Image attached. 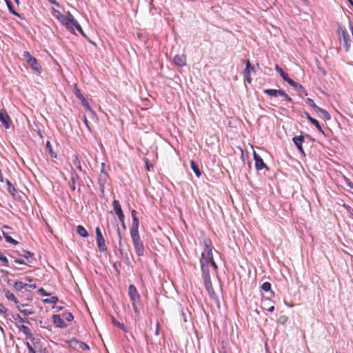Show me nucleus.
<instances>
[{"mask_svg": "<svg viewBox=\"0 0 353 353\" xmlns=\"http://www.w3.org/2000/svg\"><path fill=\"white\" fill-rule=\"evenodd\" d=\"M61 23L70 32L74 33L77 30L83 37H85L88 41H91L88 38L85 33L83 32L79 23L74 19L73 15L68 12L65 18L63 20Z\"/></svg>", "mask_w": 353, "mask_h": 353, "instance_id": "obj_1", "label": "nucleus"}, {"mask_svg": "<svg viewBox=\"0 0 353 353\" xmlns=\"http://www.w3.org/2000/svg\"><path fill=\"white\" fill-rule=\"evenodd\" d=\"M130 236L137 254L139 256H143L145 249L139 233V230H130Z\"/></svg>", "mask_w": 353, "mask_h": 353, "instance_id": "obj_2", "label": "nucleus"}, {"mask_svg": "<svg viewBox=\"0 0 353 353\" xmlns=\"http://www.w3.org/2000/svg\"><path fill=\"white\" fill-rule=\"evenodd\" d=\"M128 295L132 301L133 309L135 312L137 311V303L139 301L140 295L134 285H130L128 288Z\"/></svg>", "mask_w": 353, "mask_h": 353, "instance_id": "obj_3", "label": "nucleus"}, {"mask_svg": "<svg viewBox=\"0 0 353 353\" xmlns=\"http://www.w3.org/2000/svg\"><path fill=\"white\" fill-rule=\"evenodd\" d=\"M16 306L20 312L22 313L24 316H29L34 313L32 307L28 304H23L19 302Z\"/></svg>", "mask_w": 353, "mask_h": 353, "instance_id": "obj_4", "label": "nucleus"}, {"mask_svg": "<svg viewBox=\"0 0 353 353\" xmlns=\"http://www.w3.org/2000/svg\"><path fill=\"white\" fill-rule=\"evenodd\" d=\"M253 156H254V159L255 161V168L257 170H261L263 168L268 169V167L263 162V160L258 154H256L255 152H254Z\"/></svg>", "mask_w": 353, "mask_h": 353, "instance_id": "obj_5", "label": "nucleus"}, {"mask_svg": "<svg viewBox=\"0 0 353 353\" xmlns=\"http://www.w3.org/2000/svg\"><path fill=\"white\" fill-rule=\"evenodd\" d=\"M0 121L6 129L10 128V117L4 109L0 110Z\"/></svg>", "mask_w": 353, "mask_h": 353, "instance_id": "obj_6", "label": "nucleus"}, {"mask_svg": "<svg viewBox=\"0 0 353 353\" xmlns=\"http://www.w3.org/2000/svg\"><path fill=\"white\" fill-rule=\"evenodd\" d=\"M292 141L294 145L296 146L299 151L302 154H304V150L302 147V144L304 141V137L303 136L294 137H293Z\"/></svg>", "mask_w": 353, "mask_h": 353, "instance_id": "obj_7", "label": "nucleus"}, {"mask_svg": "<svg viewBox=\"0 0 353 353\" xmlns=\"http://www.w3.org/2000/svg\"><path fill=\"white\" fill-rule=\"evenodd\" d=\"M53 323L54 325L60 328H65L67 327V324L64 322V321L61 318L60 315L54 314L52 316Z\"/></svg>", "mask_w": 353, "mask_h": 353, "instance_id": "obj_8", "label": "nucleus"}, {"mask_svg": "<svg viewBox=\"0 0 353 353\" xmlns=\"http://www.w3.org/2000/svg\"><path fill=\"white\" fill-rule=\"evenodd\" d=\"M174 63L179 67H183L186 64V57L184 54H177L174 57Z\"/></svg>", "mask_w": 353, "mask_h": 353, "instance_id": "obj_9", "label": "nucleus"}, {"mask_svg": "<svg viewBox=\"0 0 353 353\" xmlns=\"http://www.w3.org/2000/svg\"><path fill=\"white\" fill-rule=\"evenodd\" d=\"M12 319L15 321L16 326L20 325L19 323L30 324V321L27 318H22L19 314H12Z\"/></svg>", "mask_w": 353, "mask_h": 353, "instance_id": "obj_10", "label": "nucleus"}, {"mask_svg": "<svg viewBox=\"0 0 353 353\" xmlns=\"http://www.w3.org/2000/svg\"><path fill=\"white\" fill-rule=\"evenodd\" d=\"M131 216H132V226L130 228V230H139V219L137 216L136 210H132L131 211Z\"/></svg>", "mask_w": 353, "mask_h": 353, "instance_id": "obj_11", "label": "nucleus"}, {"mask_svg": "<svg viewBox=\"0 0 353 353\" xmlns=\"http://www.w3.org/2000/svg\"><path fill=\"white\" fill-rule=\"evenodd\" d=\"M263 93L268 94L270 97H279L280 94L283 95V90H276V89H265L263 90Z\"/></svg>", "mask_w": 353, "mask_h": 353, "instance_id": "obj_12", "label": "nucleus"}, {"mask_svg": "<svg viewBox=\"0 0 353 353\" xmlns=\"http://www.w3.org/2000/svg\"><path fill=\"white\" fill-rule=\"evenodd\" d=\"M290 85L292 86L296 90H297L301 96H303V95L307 96V91L304 89V88L300 83L294 81L293 82H292Z\"/></svg>", "mask_w": 353, "mask_h": 353, "instance_id": "obj_13", "label": "nucleus"}, {"mask_svg": "<svg viewBox=\"0 0 353 353\" xmlns=\"http://www.w3.org/2000/svg\"><path fill=\"white\" fill-rule=\"evenodd\" d=\"M203 280L204 286H205L206 290L208 291V294L210 296H212L213 294H214V290L212 288V284L210 278H208V279L205 278V279H203Z\"/></svg>", "mask_w": 353, "mask_h": 353, "instance_id": "obj_14", "label": "nucleus"}, {"mask_svg": "<svg viewBox=\"0 0 353 353\" xmlns=\"http://www.w3.org/2000/svg\"><path fill=\"white\" fill-rule=\"evenodd\" d=\"M19 330L22 332L26 336L27 339H33L32 334L28 326L24 325H17Z\"/></svg>", "mask_w": 353, "mask_h": 353, "instance_id": "obj_15", "label": "nucleus"}, {"mask_svg": "<svg viewBox=\"0 0 353 353\" xmlns=\"http://www.w3.org/2000/svg\"><path fill=\"white\" fill-rule=\"evenodd\" d=\"M304 114H305V115L306 118L307 119V120H308L311 123H312L313 125H314L316 126V128L318 129V130H319V131H320V132H323V129H322V128H321V125H320L319 122L316 119H315L312 118V117L310 115V114H309V113H307V112H305V113H304Z\"/></svg>", "mask_w": 353, "mask_h": 353, "instance_id": "obj_16", "label": "nucleus"}, {"mask_svg": "<svg viewBox=\"0 0 353 353\" xmlns=\"http://www.w3.org/2000/svg\"><path fill=\"white\" fill-rule=\"evenodd\" d=\"M97 244L100 252H105L107 250L103 236L97 238Z\"/></svg>", "mask_w": 353, "mask_h": 353, "instance_id": "obj_17", "label": "nucleus"}, {"mask_svg": "<svg viewBox=\"0 0 353 353\" xmlns=\"http://www.w3.org/2000/svg\"><path fill=\"white\" fill-rule=\"evenodd\" d=\"M79 177L76 172H72L71 173L70 187L72 189V190H73V191H74L76 190V182L79 179Z\"/></svg>", "mask_w": 353, "mask_h": 353, "instance_id": "obj_18", "label": "nucleus"}, {"mask_svg": "<svg viewBox=\"0 0 353 353\" xmlns=\"http://www.w3.org/2000/svg\"><path fill=\"white\" fill-rule=\"evenodd\" d=\"M316 112L320 114V117L324 119V120L325 121H328L331 119V117L328 112L320 107L317 108V110Z\"/></svg>", "mask_w": 353, "mask_h": 353, "instance_id": "obj_19", "label": "nucleus"}, {"mask_svg": "<svg viewBox=\"0 0 353 353\" xmlns=\"http://www.w3.org/2000/svg\"><path fill=\"white\" fill-rule=\"evenodd\" d=\"M271 301L268 299H264L262 301V307L264 310H267L268 312H272L274 310V305H269Z\"/></svg>", "mask_w": 353, "mask_h": 353, "instance_id": "obj_20", "label": "nucleus"}, {"mask_svg": "<svg viewBox=\"0 0 353 353\" xmlns=\"http://www.w3.org/2000/svg\"><path fill=\"white\" fill-rule=\"evenodd\" d=\"M4 293H5V296L6 297V299L9 301H13L15 305L18 304L19 303V301L17 300V299L15 297V296L14 295V294H12V292H10L9 290H4Z\"/></svg>", "mask_w": 353, "mask_h": 353, "instance_id": "obj_21", "label": "nucleus"}, {"mask_svg": "<svg viewBox=\"0 0 353 353\" xmlns=\"http://www.w3.org/2000/svg\"><path fill=\"white\" fill-rule=\"evenodd\" d=\"M28 64L32 67V68L37 71V72H40L41 70V67L40 66V65L38 63L37 59L35 58L32 59H30V62H28Z\"/></svg>", "mask_w": 353, "mask_h": 353, "instance_id": "obj_22", "label": "nucleus"}, {"mask_svg": "<svg viewBox=\"0 0 353 353\" xmlns=\"http://www.w3.org/2000/svg\"><path fill=\"white\" fill-rule=\"evenodd\" d=\"M112 206L117 216L123 213L119 201L114 200L112 202Z\"/></svg>", "mask_w": 353, "mask_h": 353, "instance_id": "obj_23", "label": "nucleus"}, {"mask_svg": "<svg viewBox=\"0 0 353 353\" xmlns=\"http://www.w3.org/2000/svg\"><path fill=\"white\" fill-rule=\"evenodd\" d=\"M209 266L210 265H201V272H202V278L203 279H205V278H210V270H209Z\"/></svg>", "mask_w": 353, "mask_h": 353, "instance_id": "obj_24", "label": "nucleus"}, {"mask_svg": "<svg viewBox=\"0 0 353 353\" xmlns=\"http://www.w3.org/2000/svg\"><path fill=\"white\" fill-rule=\"evenodd\" d=\"M203 243L205 247L206 248L208 255H212V241L210 239H205L203 240Z\"/></svg>", "mask_w": 353, "mask_h": 353, "instance_id": "obj_25", "label": "nucleus"}, {"mask_svg": "<svg viewBox=\"0 0 353 353\" xmlns=\"http://www.w3.org/2000/svg\"><path fill=\"white\" fill-rule=\"evenodd\" d=\"M190 166L196 176L197 177H199L201 175V172L199 170L198 165L194 161L192 160L190 161Z\"/></svg>", "mask_w": 353, "mask_h": 353, "instance_id": "obj_26", "label": "nucleus"}, {"mask_svg": "<svg viewBox=\"0 0 353 353\" xmlns=\"http://www.w3.org/2000/svg\"><path fill=\"white\" fill-rule=\"evenodd\" d=\"M72 163L80 172L82 171L81 162L77 154H74L72 156Z\"/></svg>", "mask_w": 353, "mask_h": 353, "instance_id": "obj_27", "label": "nucleus"}, {"mask_svg": "<svg viewBox=\"0 0 353 353\" xmlns=\"http://www.w3.org/2000/svg\"><path fill=\"white\" fill-rule=\"evenodd\" d=\"M77 233L82 237H88V233L87 230L85 229V228L82 225H78L77 228Z\"/></svg>", "mask_w": 353, "mask_h": 353, "instance_id": "obj_28", "label": "nucleus"}, {"mask_svg": "<svg viewBox=\"0 0 353 353\" xmlns=\"http://www.w3.org/2000/svg\"><path fill=\"white\" fill-rule=\"evenodd\" d=\"M54 17H55L57 19H59L61 22L65 18V16H63L59 10L52 9V12Z\"/></svg>", "mask_w": 353, "mask_h": 353, "instance_id": "obj_29", "label": "nucleus"}, {"mask_svg": "<svg viewBox=\"0 0 353 353\" xmlns=\"http://www.w3.org/2000/svg\"><path fill=\"white\" fill-rule=\"evenodd\" d=\"M74 93L75 96L81 101L85 98L81 94V90L78 88L77 84H74Z\"/></svg>", "mask_w": 353, "mask_h": 353, "instance_id": "obj_30", "label": "nucleus"}, {"mask_svg": "<svg viewBox=\"0 0 353 353\" xmlns=\"http://www.w3.org/2000/svg\"><path fill=\"white\" fill-rule=\"evenodd\" d=\"M28 286V284L26 283H23L21 281H16L14 283V288L16 290H21L23 288H26V287Z\"/></svg>", "mask_w": 353, "mask_h": 353, "instance_id": "obj_31", "label": "nucleus"}, {"mask_svg": "<svg viewBox=\"0 0 353 353\" xmlns=\"http://www.w3.org/2000/svg\"><path fill=\"white\" fill-rule=\"evenodd\" d=\"M6 1V5L8 6V8L9 10V11L16 15V16H19V14L15 11V10L14 9V7L11 3V1L10 0H5Z\"/></svg>", "mask_w": 353, "mask_h": 353, "instance_id": "obj_32", "label": "nucleus"}, {"mask_svg": "<svg viewBox=\"0 0 353 353\" xmlns=\"http://www.w3.org/2000/svg\"><path fill=\"white\" fill-rule=\"evenodd\" d=\"M35 349L37 350L38 353H48V350L46 347H43L40 343H37L34 344Z\"/></svg>", "mask_w": 353, "mask_h": 353, "instance_id": "obj_33", "label": "nucleus"}, {"mask_svg": "<svg viewBox=\"0 0 353 353\" xmlns=\"http://www.w3.org/2000/svg\"><path fill=\"white\" fill-rule=\"evenodd\" d=\"M3 236L6 239V241L8 242V243H12L13 245H17L19 243V242L16 240H14V239H12L10 236L8 235V234L7 233H3Z\"/></svg>", "mask_w": 353, "mask_h": 353, "instance_id": "obj_34", "label": "nucleus"}, {"mask_svg": "<svg viewBox=\"0 0 353 353\" xmlns=\"http://www.w3.org/2000/svg\"><path fill=\"white\" fill-rule=\"evenodd\" d=\"M200 264L201 265H210V261H209V256H205V254L203 252L201 254V259H200Z\"/></svg>", "mask_w": 353, "mask_h": 353, "instance_id": "obj_35", "label": "nucleus"}, {"mask_svg": "<svg viewBox=\"0 0 353 353\" xmlns=\"http://www.w3.org/2000/svg\"><path fill=\"white\" fill-rule=\"evenodd\" d=\"M261 289L264 292H270L271 294H274L273 292L271 290V284L269 282H265L261 285Z\"/></svg>", "mask_w": 353, "mask_h": 353, "instance_id": "obj_36", "label": "nucleus"}, {"mask_svg": "<svg viewBox=\"0 0 353 353\" xmlns=\"http://www.w3.org/2000/svg\"><path fill=\"white\" fill-rule=\"evenodd\" d=\"M6 184L8 185V191L12 194H14V192H16V190L14 187V185L11 183V182L9 181V180H6Z\"/></svg>", "mask_w": 353, "mask_h": 353, "instance_id": "obj_37", "label": "nucleus"}, {"mask_svg": "<svg viewBox=\"0 0 353 353\" xmlns=\"http://www.w3.org/2000/svg\"><path fill=\"white\" fill-rule=\"evenodd\" d=\"M81 341H79L78 340L75 339H72L69 341V345L74 348H79V345Z\"/></svg>", "mask_w": 353, "mask_h": 353, "instance_id": "obj_38", "label": "nucleus"}, {"mask_svg": "<svg viewBox=\"0 0 353 353\" xmlns=\"http://www.w3.org/2000/svg\"><path fill=\"white\" fill-rule=\"evenodd\" d=\"M251 71H254V66H252L250 63V61L248 60L246 61V68L245 70V74H250Z\"/></svg>", "mask_w": 353, "mask_h": 353, "instance_id": "obj_39", "label": "nucleus"}, {"mask_svg": "<svg viewBox=\"0 0 353 353\" xmlns=\"http://www.w3.org/2000/svg\"><path fill=\"white\" fill-rule=\"evenodd\" d=\"M306 103L310 105L311 106L315 111L317 110V108H319V107L317 106L316 105V103H314V101L312 99H310V98H307L306 100H305Z\"/></svg>", "mask_w": 353, "mask_h": 353, "instance_id": "obj_40", "label": "nucleus"}, {"mask_svg": "<svg viewBox=\"0 0 353 353\" xmlns=\"http://www.w3.org/2000/svg\"><path fill=\"white\" fill-rule=\"evenodd\" d=\"M46 148L48 149L49 153L52 157L57 158V154L52 150V145L50 141H47Z\"/></svg>", "mask_w": 353, "mask_h": 353, "instance_id": "obj_41", "label": "nucleus"}, {"mask_svg": "<svg viewBox=\"0 0 353 353\" xmlns=\"http://www.w3.org/2000/svg\"><path fill=\"white\" fill-rule=\"evenodd\" d=\"M58 301V297L57 296H51L50 298L46 299L43 300L44 303H55Z\"/></svg>", "mask_w": 353, "mask_h": 353, "instance_id": "obj_42", "label": "nucleus"}, {"mask_svg": "<svg viewBox=\"0 0 353 353\" xmlns=\"http://www.w3.org/2000/svg\"><path fill=\"white\" fill-rule=\"evenodd\" d=\"M208 256H209L210 265H211L212 266V268H214V270L216 271L217 270L218 267L214 261L213 255L212 254L208 255Z\"/></svg>", "mask_w": 353, "mask_h": 353, "instance_id": "obj_43", "label": "nucleus"}, {"mask_svg": "<svg viewBox=\"0 0 353 353\" xmlns=\"http://www.w3.org/2000/svg\"><path fill=\"white\" fill-rule=\"evenodd\" d=\"M81 102L83 106L87 110L92 111V108H91L90 105H89V103H88V101H86V99L85 98H83V99H81Z\"/></svg>", "mask_w": 353, "mask_h": 353, "instance_id": "obj_44", "label": "nucleus"}, {"mask_svg": "<svg viewBox=\"0 0 353 353\" xmlns=\"http://www.w3.org/2000/svg\"><path fill=\"white\" fill-rule=\"evenodd\" d=\"M63 316L68 321H72L74 319V316L71 312H65L63 314Z\"/></svg>", "mask_w": 353, "mask_h": 353, "instance_id": "obj_45", "label": "nucleus"}, {"mask_svg": "<svg viewBox=\"0 0 353 353\" xmlns=\"http://www.w3.org/2000/svg\"><path fill=\"white\" fill-rule=\"evenodd\" d=\"M281 77H282V79L286 81L288 83H289L290 85L292 83V82H293L294 81L291 79H290L288 76V74L286 73H283L281 74Z\"/></svg>", "mask_w": 353, "mask_h": 353, "instance_id": "obj_46", "label": "nucleus"}, {"mask_svg": "<svg viewBox=\"0 0 353 353\" xmlns=\"http://www.w3.org/2000/svg\"><path fill=\"white\" fill-rule=\"evenodd\" d=\"M281 77H282V79L286 81L288 83H289L290 85L292 83V82H293L294 81L291 79H290L288 76V74L286 73H283L281 74Z\"/></svg>", "mask_w": 353, "mask_h": 353, "instance_id": "obj_47", "label": "nucleus"}, {"mask_svg": "<svg viewBox=\"0 0 353 353\" xmlns=\"http://www.w3.org/2000/svg\"><path fill=\"white\" fill-rule=\"evenodd\" d=\"M79 349L81 350L82 351H87L90 349V347L86 343L81 342L79 345Z\"/></svg>", "mask_w": 353, "mask_h": 353, "instance_id": "obj_48", "label": "nucleus"}, {"mask_svg": "<svg viewBox=\"0 0 353 353\" xmlns=\"http://www.w3.org/2000/svg\"><path fill=\"white\" fill-rule=\"evenodd\" d=\"M23 56L27 62H30V59L34 58L28 52H24Z\"/></svg>", "mask_w": 353, "mask_h": 353, "instance_id": "obj_49", "label": "nucleus"}, {"mask_svg": "<svg viewBox=\"0 0 353 353\" xmlns=\"http://www.w3.org/2000/svg\"><path fill=\"white\" fill-rule=\"evenodd\" d=\"M0 261L4 263L5 265H8V260L7 257L3 254L1 252H0Z\"/></svg>", "mask_w": 353, "mask_h": 353, "instance_id": "obj_50", "label": "nucleus"}, {"mask_svg": "<svg viewBox=\"0 0 353 353\" xmlns=\"http://www.w3.org/2000/svg\"><path fill=\"white\" fill-rule=\"evenodd\" d=\"M279 97H282L283 99V101H286L288 102H292V98L288 94H286L284 91H283V95L280 94Z\"/></svg>", "mask_w": 353, "mask_h": 353, "instance_id": "obj_51", "label": "nucleus"}, {"mask_svg": "<svg viewBox=\"0 0 353 353\" xmlns=\"http://www.w3.org/2000/svg\"><path fill=\"white\" fill-rule=\"evenodd\" d=\"M24 252L26 253L25 255H23V256L29 261V262H31V260L30 259L32 258V254L28 251H24Z\"/></svg>", "mask_w": 353, "mask_h": 353, "instance_id": "obj_52", "label": "nucleus"}, {"mask_svg": "<svg viewBox=\"0 0 353 353\" xmlns=\"http://www.w3.org/2000/svg\"><path fill=\"white\" fill-rule=\"evenodd\" d=\"M26 347L30 353H37L33 347L28 343H26Z\"/></svg>", "mask_w": 353, "mask_h": 353, "instance_id": "obj_53", "label": "nucleus"}, {"mask_svg": "<svg viewBox=\"0 0 353 353\" xmlns=\"http://www.w3.org/2000/svg\"><path fill=\"white\" fill-rule=\"evenodd\" d=\"M8 310L5 307V306L0 303V314H6Z\"/></svg>", "mask_w": 353, "mask_h": 353, "instance_id": "obj_54", "label": "nucleus"}, {"mask_svg": "<svg viewBox=\"0 0 353 353\" xmlns=\"http://www.w3.org/2000/svg\"><path fill=\"white\" fill-rule=\"evenodd\" d=\"M275 70L280 74V76L281 75V74L285 73L278 65H275Z\"/></svg>", "mask_w": 353, "mask_h": 353, "instance_id": "obj_55", "label": "nucleus"}, {"mask_svg": "<svg viewBox=\"0 0 353 353\" xmlns=\"http://www.w3.org/2000/svg\"><path fill=\"white\" fill-rule=\"evenodd\" d=\"M39 292L41 295H43V296H48V295H50V294H48V292H47L44 289H43V288H40V289L39 290Z\"/></svg>", "mask_w": 353, "mask_h": 353, "instance_id": "obj_56", "label": "nucleus"}, {"mask_svg": "<svg viewBox=\"0 0 353 353\" xmlns=\"http://www.w3.org/2000/svg\"><path fill=\"white\" fill-rule=\"evenodd\" d=\"M97 238L103 237L102 233L99 228H96Z\"/></svg>", "mask_w": 353, "mask_h": 353, "instance_id": "obj_57", "label": "nucleus"}, {"mask_svg": "<svg viewBox=\"0 0 353 353\" xmlns=\"http://www.w3.org/2000/svg\"><path fill=\"white\" fill-rule=\"evenodd\" d=\"M117 234H118V236H119V248H121V245H122V244H121V232H120V230H119V228L117 229Z\"/></svg>", "mask_w": 353, "mask_h": 353, "instance_id": "obj_58", "label": "nucleus"}, {"mask_svg": "<svg viewBox=\"0 0 353 353\" xmlns=\"http://www.w3.org/2000/svg\"><path fill=\"white\" fill-rule=\"evenodd\" d=\"M145 168L148 170H150V167L152 166L151 165L149 164V161L148 159H145Z\"/></svg>", "mask_w": 353, "mask_h": 353, "instance_id": "obj_59", "label": "nucleus"}, {"mask_svg": "<svg viewBox=\"0 0 353 353\" xmlns=\"http://www.w3.org/2000/svg\"><path fill=\"white\" fill-rule=\"evenodd\" d=\"M117 216H118V219L120 221V222L124 221V214H123V213L117 215Z\"/></svg>", "mask_w": 353, "mask_h": 353, "instance_id": "obj_60", "label": "nucleus"}, {"mask_svg": "<svg viewBox=\"0 0 353 353\" xmlns=\"http://www.w3.org/2000/svg\"><path fill=\"white\" fill-rule=\"evenodd\" d=\"M117 325L125 332V326L123 323H117Z\"/></svg>", "mask_w": 353, "mask_h": 353, "instance_id": "obj_61", "label": "nucleus"}, {"mask_svg": "<svg viewBox=\"0 0 353 353\" xmlns=\"http://www.w3.org/2000/svg\"><path fill=\"white\" fill-rule=\"evenodd\" d=\"M14 262L17 264H25V262L23 260L14 259Z\"/></svg>", "mask_w": 353, "mask_h": 353, "instance_id": "obj_62", "label": "nucleus"}, {"mask_svg": "<svg viewBox=\"0 0 353 353\" xmlns=\"http://www.w3.org/2000/svg\"><path fill=\"white\" fill-rule=\"evenodd\" d=\"M159 323L157 324L156 330H155V335H159Z\"/></svg>", "mask_w": 353, "mask_h": 353, "instance_id": "obj_63", "label": "nucleus"}, {"mask_svg": "<svg viewBox=\"0 0 353 353\" xmlns=\"http://www.w3.org/2000/svg\"><path fill=\"white\" fill-rule=\"evenodd\" d=\"M53 308L56 309L57 311H60L63 307L62 306H59V305H54V306H53Z\"/></svg>", "mask_w": 353, "mask_h": 353, "instance_id": "obj_64", "label": "nucleus"}]
</instances>
